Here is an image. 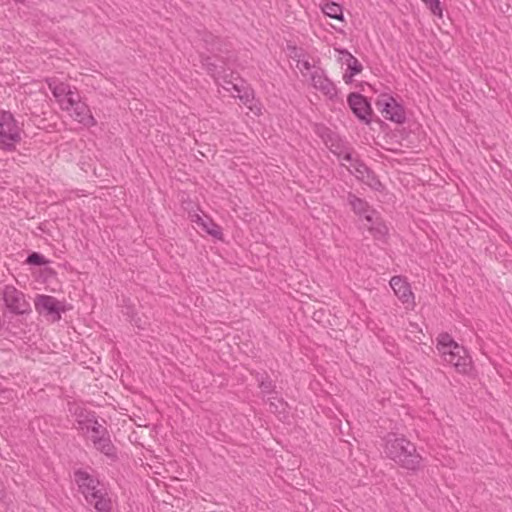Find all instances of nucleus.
Returning a JSON list of instances; mask_svg holds the SVG:
<instances>
[{
	"label": "nucleus",
	"instance_id": "f257e3e1",
	"mask_svg": "<svg viewBox=\"0 0 512 512\" xmlns=\"http://www.w3.org/2000/svg\"><path fill=\"white\" fill-rule=\"evenodd\" d=\"M383 450L386 458L406 470L415 472L421 467L422 456L418 453L416 445L404 435L389 433L384 438Z\"/></svg>",
	"mask_w": 512,
	"mask_h": 512
},
{
	"label": "nucleus",
	"instance_id": "f03ea898",
	"mask_svg": "<svg viewBox=\"0 0 512 512\" xmlns=\"http://www.w3.org/2000/svg\"><path fill=\"white\" fill-rule=\"evenodd\" d=\"M75 482L86 501L94 506L98 512H110L112 501L108 496L106 486L93 474L85 470H77L74 474Z\"/></svg>",
	"mask_w": 512,
	"mask_h": 512
},
{
	"label": "nucleus",
	"instance_id": "7ed1b4c3",
	"mask_svg": "<svg viewBox=\"0 0 512 512\" xmlns=\"http://www.w3.org/2000/svg\"><path fill=\"white\" fill-rule=\"evenodd\" d=\"M353 207L354 214L358 216L359 229H366L375 239L381 240L385 238L388 234V227L375 209L356 196H354Z\"/></svg>",
	"mask_w": 512,
	"mask_h": 512
},
{
	"label": "nucleus",
	"instance_id": "20e7f679",
	"mask_svg": "<svg viewBox=\"0 0 512 512\" xmlns=\"http://www.w3.org/2000/svg\"><path fill=\"white\" fill-rule=\"evenodd\" d=\"M22 128L7 111H0V149L13 151L22 139Z\"/></svg>",
	"mask_w": 512,
	"mask_h": 512
},
{
	"label": "nucleus",
	"instance_id": "39448f33",
	"mask_svg": "<svg viewBox=\"0 0 512 512\" xmlns=\"http://www.w3.org/2000/svg\"><path fill=\"white\" fill-rule=\"evenodd\" d=\"M0 295L6 309L15 315H24L31 312V306L26 295L13 285H4Z\"/></svg>",
	"mask_w": 512,
	"mask_h": 512
},
{
	"label": "nucleus",
	"instance_id": "423d86ee",
	"mask_svg": "<svg viewBox=\"0 0 512 512\" xmlns=\"http://www.w3.org/2000/svg\"><path fill=\"white\" fill-rule=\"evenodd\" d=\"M47 83L54 98L63 111L71 110V107L80 99L78 90L68 83L61 82L56 78L48 79Z\"/></svg>",
	"mask_w": 512,
	"mask_h": 512
},
{
	"label": "nucleus",
	"instance_id": "0eeeda50",
	"mask_svg": "<svg viewBox=\"0 0 512 512\" xmlns=\"http://www.w3.org/2000/svg\"><path fill=\"white\" fill-rule=\"evenodd\" d=\"M354 88H359V91H354V116L361 122L369 125L373 119L374 112L368 98L361 94V92H372V86L364 81L357 82L354 79Z\"/></svg>",
	"mask_w": 512,
	"mask_h": 512
},
{
	"label": "nucleus",
	"instance_id": "6e6552de",
	"mask_svg": "<svg viewBox=\"0 0 512 512\" xmlns=\"http://www.w3.org/2000/svg\"><path fill=\"white\" fill-rule=\"evenodd\" d=\"M35 310L52 322L61 319V313L64 312L62 303L50 295H37L34 300Z\"/></svg>",
	"mask_w": 512,
	"mask_h": 512
},
{
	"label": "nucleus",
	"instance_id": "1a4fd4ad",
	"mask_svg": "<svg viewBox=\"0 0 512 512\" xmlns=\"http://www.w3.org/2000/svg\"><path fill=\"white\" fill-rule=\"evenodd\" d=\"M377 105L381 108V111L385 119L395 122L397 124L405 123V108L400 103H398L392 96L383 95V98L378 100Z\"/></svg>",
	"mask_w": 512,
	"mask_h": 512
},
{
	"label": "nucleus",
	"instance_id": "9d476101",
	"mask_svg": "<svg viewBox=\"0 0 512 512\" xmlns=\"http://www.w3.org/2000/svg\"><path fill=\"white\" fill-rule=\"evenodd\" d=\"M445 362L451 364L459 373H468L471 369V358L467 354L466 349L459 344L454 345L453 348L442 354Z\"/></svg>",
	"mask_w": 512,
	"mask_h": 512
},
{
	"label": "nucleus",
	"instance_id": "9b49d317",
	"mask_svg": "<svg viewBox=\"0 0 512 512\" xmlns=\"http://www.w3.org/2000/svg\"><path fill=\"white\" fill-rule=\"evenodd\" d=\"M289 56L296 61V67L303 76H311V73L315 69H320L316 66V59L305 52L302 48L292 47L290 49Z\"/></svg>",
	"mask_w": 512,
	"mask_h": 512
},
{
	"label": "nucleus",
	"instance_id": "f8f14e48",
	"mask_svg": "<svg viewBox=\"0 0 512 512\" xmlns=\"http://www.w3.org/2000/svg\"><path fill=\"white\" fill-rule=\"evenodd\" d=\"M87 436L92 441L94 447L97 450L108 457L115 456V448L110 440L108 431L104 426L99 424V429H97V432H91Z\"/></svg>",
	"mask_w": 512,
	"mask_h": 512
},
{
	"label": "nucleus",
	"instance_id": "ddd939ff",
	"mask_svg": "<svg viewBox=\"0 0 512 512\" xmlns=\"http://www.w3.org/2000/svg\"><path fill=\"white\" fill-rule=\"evenodd\" d=\"M229 86H223V88L230 92L233 97H238L248 108L254 112V114H261V106L254 102L252 91L248 88H245L243 84L239 85L237 83H227Z\"/></svg>",
	"mask_w": 512,
	"mask_h": 512
},
{
	"label": "nucleus",
	"instance_id": "4468645a",
	"mask_svg": "<svg viewBox=\"0 0 512 512\" xmlns=\"http://www.w3.org/2000/svg\"><path fill=\"white\" fill-rule=\"evenodd\" d=\"M69 116L84 127H92L96 125V120L93 117L89 106L81 100L71 107V110H66Z\"/></svg>",
	"mask_w": 512,
	"mask_h": 512
},
{
	"label": "nucleus",
	"instance_id": "2eb2a0df",
	"mask_svg": "<svg viewBox=\"0 0 512 512\" xmlns=\"http://www.w3.org/2000/svg\"><path fill=\"white\" fill-rule=\"evenodd\" d=\"M354 177L375 191H379L382 187L374 172L364 162L357 159H354Z\"/></svg>",
	"mask_w": 512,
	"mask_h": 512
},
{
	"label": "nucleus",
	"instance_id": "dca6fc26",
	"mask_svg": "<svg viewBox=\"0 0 512 512\" xmlns=\"http://www.w3.org/2000/svg\"><path fill=\"white\" fill-rule=\"evenodd\" d=\"M397 298L403 303L410 306H414V294L411 290V286L402 276H393L389 282Z\"/></svg>",
	"mask_w": 512,
	"mask_h": 512
},
{
	"label": "nucleus",
	"instance_id": "f3484780",
	"mask_svg": "<svg viewBox=\"0 0 512 512\" xmlns=\"http://www.w3.org/2000/svg\"><path fill=\"white\" fill-rule=\"evenodd\" d=\"M189 220L213 238L223 240L222 228L209 216L200 215L199 213L194 212L189 213Z\"/></svg>",
	"mask_w": 512,
	"mask_h": 512
},
{
	"label": "nucleus",
	"instance_id": "a211bd4d",
	"mask_svg": "<svg viewBox=\"0 0 512 512\" xmlns=\"http://www.w3.org/2000/svg\"><path fill=\"white\" fill-rule=\"evenodd\" d=\"M310 78L313 87L328 99L333 100L337 96L335 85L326 77L322 69H315Z\"/></svg>",
	"mask_w": 512,
	"mask_h": 512
},
{
	"label": "nucleus",
	"instance_id": "6ab92c4d",
	"mask_svg": "<svg viewBox=\"0 0 512 512\" xmlns=\"http://www.w3.org/2000/svg\"><path fill=\"white\" fill-rule=\"evenodd\" d=\"M74 415L76 417L75 421L77 423V429L84 435H88L91 432H97V429H99V423L94 414L77 406L75 407Z\"/></svg>",
	"mask_w": 512,
	"mask_h": 512
},
{
	"label": "nucleus",
	"instance_id": "aec40b11",
	"mask_svg": "<svg viewBox=\"0 0 512 512\" xmlns=\"http://www.w3.org/2000/svg\"><path fill=\"white\" fill-rule=\"evenodd\" d=\"M316 132L323 139L325 145L331 152L340 158L342 156V149L338 136L324 126H317Z\"/></svg>",
	"mask_w": 512,
	"mask_h": 512
},
{
	"label": "nucleus",
	"instance_id": "412c9836",
	"mask_svg": "<svg viewBox=\"0 0 512 512\" xmlns=\"http://www.w3.org/2000/svg\"><path fill=\"white\" fill-rule=\"evenodd\" d=\"M337 53V60L342 64L346 65V70L343 74V79L347 84L352 83V55L349 51L340 48H334Z\"/></svg>",
	"mask_w": 512,
	"mask_h": 512
},
{
	"label": "nucleus",
	"instance_id": "4be33fe9",
	"mask_svg": "<svg viewBox=\"0 0 512 512\" xmlns=\"http://www.w3.org/2000/svg\"><path fill=\"white\" fill-rule=\"evenodd\" d=\"M322 11L325 15L334 18L342 19V7L334 2H327L322 6Z\"/></svg>",
	"mask_w": 512,
	"mask_h": 512
},
{
	"label": "nucleus",
	"instance_id": "5701e85b",
	"mask_svg": "<svg viewBox=\"0 0 512 512\" xmlns=\"http://www.w3.org/2000/svg\"><path fill=\"white\" fill-rule=\"evenodd\" d=\"M457 344L448 333H442L438 337L437 348L441 354H444V352H447Z\"/></svg>",
	"mask_w": 512,
	"mask_h": 512
},
{
	"label": "nucleus",
	"instance_id": "b1692460",
	"mask_svg": "<svg viewBox=\"0 0 512 512\" xmlns=\"http://www.w3.org/2000/svg\"><path fill=\"white\" fill-rule=\"evenodd\" d=\"M286 407H287V404L284 403L281 399H278L276 397L270 399V402H269L270 412H272L274 414L281 415L282 413L285 412Z\"/></svg>",
	"mask_w": 512,
	"mask_h": 512
},
{
	"label": "nucleus",
	"instance_id": "393cba45",
	"mask_svg": "<svg viewBox=\"0 0 512 512\" xmlns=\"http://www.w3.org/2000/svg\"><path fill=\"white\" fill-rule=\"evenodd\" d=\"M26 263L30 265H46L49 261L43 255L33 252L27 257Z\"/></svg>",
	"mask_w": 512,
	"mask_h": 512
},
{
	"label": "nucleus",
	"instance_id": "a878e982",
	"mask_svg": "<svg viewBox=\"0 0 512 512\" xmlns=\"http://www.w3.org/2000/svg\"><path fill=\"white\" fill-rule=\"evenodd\" d=\"M434 15L442 17V8L439 0H422Z\"/></svg>",
	"mask_w": 512,
	"mask_h": 512
},
{
	"label": "nucleus",
	"instance_id": "bb28decb",
	"mask_svg": "<svg viewBox=\"0 0 512 512\" xmlns=\"http://www.w3.org/2000/svg\"><path fill=\"white\" fill-rule=\"evenodd\" d=\"M362 69V64L354 57V75L359 74Z\"/></svg>",
	"mask_w": 512,
	"mask_h": 512
},
{
	"label": "nucleus",
	"instance_id": "cd10ccee",
	"mask_svg": "<svg viewBox=\"0 0 512 512\" xmlns=\"http://www.w3.org/2000/svg\"><path fill=\"white\" fill-rule=\"evenodd\" d=\"M271 387H272L271 382H262L261 383L262 391L265 393H268L270 391Z\"/></svg>",
	"mask_w": 512,
	"mask_h": 512
},
{
	"label": "nucleus",
	"instance_id": "c85d7f7f",
	"mask_svg": "<svg viewBox=\"0 0 512 512\" xmlns=\"http://www.w3.org/2000/svg\"><path fill=\"white\" fill-rule=\"evenodd\" d=\"M347 104L352 109V92L347 95Z\"/></svg>",
	"mask_w": 512,
	"mask_h": 512
},
{
	"label": "nucleus",
	"instance_id": "c756f323",
	"mask_svg": "<svg viewBox=\"0 0 512 512\" xmlns=\"http://www.w3.org/2000/svg\"><path fill=\"white\" fill-rule=\"evenodd\" d=\"M343 160H345V161H348V162H349V161L351 160V154H350L349 152H346V153L344 154Z\"/></svg>",
	"mask_w": 512,
	"mask_h": 512
},
{
	"label": "nucleus",
	"instance_id": "7c9ffc66",
	"mask_svg": "<svg viewBox=\"0 0 512 512\" xmlns=\"http://www.w3.org/2000/svg\"><path fill=\"white\" fill-rule=\"evenodd\" d=\"M16 2H23V0H15Z\"/></svg>",
	"mask_w": 512,
	"mask_h": 512
}]
</instances>
